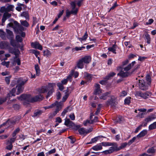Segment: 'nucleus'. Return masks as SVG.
Listing matches in <instances>:
<instances>
[{
    "mask_svg": "<svg viewBox=\"0 0 156 156\" xmlns=\"http://www.w3.org/2000/svg\"><path fill=\"white\" fill-rule=\"evenodd\" d=\"M101 105V104H99L98 107V108L97 109V110L95 112V115H98V114L100 113L101 110V107L100 106Z\"/></svg>",
    "mask_w": 156,
    "mask_h": 156,
    "instance_id": "51",
    "label": "nucleus"
},
{
    "mask_svg": "<svg viewBox=\"0 0 156 156\" xmlns=\"http://www.w3.org/2000/svg\"><path fill=\"white\" fill-rule=\"evenodd\" d=\"M136 137H137L134 136L132 139L129 140L128 142L127 143L128 144V146H130L134 142L136 139Z\"/></svg>",
    "mask_w": 156,
    "mask_h": 156,
    "instance_id": "49",
    "label": "nucleus"
},
{
    "mask_svg": "<svg viewBox=\"0 0 156 156\" xmlns=\"http://www.w3.org/2000/svg\"><path fill=\"white\" fill-rule=\"evenodd\" d=\"M140 65H137L136 66H135L134 68L130 72V74L131 75L132 74L136 72L137 70L140 68Z\"/></svg>",
    "mask_w": 156,
    "mask_h": 156,
    "instance_id": "38",
    "label": "nucleus"
},
{
    "mask_svg": "<svg viewBox=\"0 0 156 156\" xmlns=\"http://www.w3.org/2000/svg\"><path fill=\"white\" fill-rule=\"evenodd\" d=\"M116 42H115V44H113L112 47H109L108 48L109 51L112 52L113 53L116 54V49L117 48V45L116 44Z\"/></svg>",
    "mask_w": 156,
    "mask_h": 156,
    "instance_id": "14",
    "label": "nucleus"
},
{
    "mask_svg": "<svg viewBox=\"0 0 156 156\" xmlns=\"http://www.w3.org/2000/svg\"><path fill=\"white\" fill-rule=\"evenodd\" d=\"M28 80H27L23 81L21 79H19L17 80V83H18L16 86V88H17L16 94L18 95L22 93L24 89V85L26 83Z\"/></svg>",
    "mask_w": 156,
    "mask_h": 156,
    "instance_id": "3",
    "label": "nucleus"
},
{
    "mask_svg": "<svg viewBox=\"0 0 156 156\" xmlns=\"http://www.w3.org/2000/svg\"><path fill=\"white\" fill-rule=\"evenodd\" d=\"M20 22L21 25L25 27H28L29 26V24L26 20H21Z\"/></svg>",
    "mask_w": 156,
    "mask_h": 156,
    "instance_id": "45",
    "label": "nucleus"
},
{
    "mask_svg": "<svg viewBox=\"0 0 156 156\" xmlns=\"http://www.w3.org/2000/svg\"><path fill=\"white\" fill-rule=\"evenodd\" d=\"M119 6V5L117 4V2L116 1L112 7L110 8V10H114L115 8Z\"/></svg>",
    "mask_w": 156,
    "mask_h": 156,
    "instance_id": "62",
    "label": "nucleus"
},
{
    "mask_svg": "<svg viewBox=\"0 0 156 156\" xmlns=\"http://www.w3.org/2000/svg\"><path fill=\"white\" fill-rule=\"evenodd\" d=\"M102 145L101 144H100V143L94 146L93 147L90 149V150L91 149H93V150L96 151H98L100 150H101L102 149Z\"/></svg>",
    "mask_w": 156,
    "mask_h": 156,
    "instance_id": "17",
    "label": "nucleus"
},
{
    "mask_svg": "<svg viewBox=\"0 0 156 156\" xmlns=\"http://www.w3.org/2000/svg\"><path fill=\"white\" fill-rule=\"evenodd\" d=\"M116 75V73L114 72H111L107 76H106L104 79L107 80L110 79L111 77H113Z\"/></svg>",
    "mask_w": 156,
    "mask_h": 156,
    "instance_id": "33",
    "label": "nucleus"
},
{
    "mask_svg": "<svg viewBox=\"0 0 156 156\" xmlns=\"http://www.w3.org/2000/svg\"><path fill=\"white\" fill-rule=\"evenodd\" d=\"M9 40H10V42L11 45L14 48L17 47L16 41L13 38H12Z\"/></svg>",
    "mask_w": 156,
    "mask_h": 156,
    "instance_id": "27",
    "label": "nucleus"
},
{
    "mask_svg": "<svg viewBox=\"0 0 156 156\" xmlns=\"http://www.w3.org/2000/svg\"><path fill=\"white\" fill-rule=\"evenodd\" d=\"M83 62L82 60L81 59H80L78 61L77 66L78 68L82 69L84 67Z\"/></svg>",
    "mask_w": 156,
    "mask_h": 156,
    "instance_id": "22",
    "label": "nucleus"
},
{
    "mask_svg": "<svg viewBox=\"0 0 156 156\" xmlns=\"http://www.w3.org/2000/svg\"><path fill=\"white\" fill-rule=\"evenodd\" d=\"M136 57V55H134L132 53H131L129 54L128 55V58L129 60H130Z\"/></svg>",
    "mask_w": 156,
    "mask_h": 156,
    "instance_id": "61",
    "label": "nucleus"
},
{
    "mask_svg": "<svg viewBox=\"0 0 156 156\" xmlns=\"http://www.w3.org/2000/svg\"><path fill=\"white\" fill-rule=\"evenodd\" d=\"M131 98L129 97H126L124 100V104L127 105H129L130 103V99Z\"/></svg>",
    "mask_w": 156,
    "mask_h": 156,
    "instance_id": "42",
    "label": "nucleus"
},
{
    "mask_svg": "<svg viewBox=\"0 0 156 156\" xmlns=\"http://www.w3.org/2000/svg\"><path fill=\"white\" fill-rule=\"evenodd\" d=\"M88 37V34L87 33V31H86L84 35L82 37L80 38L79 37H77V38L81 42H82V41H85L87 40Z\"/></svg>",
    "mask_w": 156,
    "mask_h": 156,
    "instance_id": "24",
    "label": "nucleus"
},
{
    "mask_svg": "<svg viewBox=\"0 0 156 156\" xmlns=\"http://www.w3.org/2000/svg\"><path fill=\"white\" fill-rule=\"evenodd\" d=\"M95 89L94 90L93 94L94 95H100L102 93V90L100 88V85L98 83H96L94 85Z\"/></svg>",
    "mask_w": 156,
    "mask_h": 156,
    "instance_id": "9",
    "label": "nucleus"
},
{
    "mask_svg": "<svg viewBox=\"0 0 156 156\" xmlns=\"http://www.w3.org/2000/svg\"><path fill=\"white\" fill-rule=\"evenodd\" d=\"M84 0H78L76 5L79 7L81 6L82 5L83 3Z\"/></svg>",
    "mask_w": 156,
    "mask_h": 156,
    "instance_id": "54",
    "label": "nucleus"
},
{
    "mask_svg": "<svg viewBox=\"0 0 156 156\" xmlns=\"http://www.w3.org/2000/svg\"><path fill=\"white\" fill-rule=\"evenodd\" d=\"M12 108H14L15 110H18L20 108V105L17 104H14L13 105Z\"/></svg>",
    "mask_w": 156,
    "mask_h": 156,
    "instance_id": "50",
    "label": "nucleus"
},
{
    "mask_svg": "<svg viewBox=\"0 0 156 156\" xmlns=\"http://www.w3.org/2000/svg\"><path fill=\"white\" fill-rule=\"evenodd\" d=\"M78 131L80 135H85L86 134V131L85 130V128L82 127L80 128L78 130Z\"/></svg>",
    "mask_w": 156,
    "mask_h": 156,
    "instance_id": "25",
    "label": "nucleus"
},
{
    "mask_svg": "<svg viewBox=\"0 0 156 156\" xmlns=\"http://www.w3.org/2000/svg\"><path fill=\"white\" fill-rule=\"evenodd\" d=\"M7 33V37L9 39L12 38H14V35L12 32L9 29L6 30Z\"/></svg>",
    "mask_w": 156,
    "mask_h": 156,
    "instance_id": "20",
    "label": "nucleus"
},
{
    "mask_svg": "<svg viewBox=\"0 0 156 156\" xmlns=\"http://www.w3.org/2000/svg\"><path fill=\"white\" fill-rule=\"evenodd\" d=\"M81 127L80 125H76L74 122L73 125H72V126H71L70 128L73 129L74 131L78 130Z\"/></svg>",
    "mask_w": 156,
    "mask_h": 156,
    "instance_id": "37",
    "label": "nucleus"
},
{
    "mask_svg": "<svg viewBox=\"0 0 156 156\" xmlns=\"http://www.w3.org/2000/svg\"><path fill=\"white\" fill-rule=\"evenodd\" d=\"M34 67L36 72V75L37 76H39L40 72V69L39 65L38 64L35 65Z\"/></svg>",
    "mask_w": 156,
    "mask_h": 156,
    "instance_id": "31",
    "label": "nucleus"
},
{
    "mask_svg": "<svg viewBox=\"0 0 156 156\" xmlns=\"http://www.w3.org/2000/svg\"><path fill=\"white\" fill-rule=\"evenodd\" d=\"M55 85V83H49L48 84V91L47 95L46 96V99H48V97L51 96L54 91V86Z\"/></svg>",
    "mask_w": 156,
    "mask_h": 156,
    "instance_id": "6",
    "label": "nucleus"
},
{
    "mask_svg": "<svg viewBox=\"0 0 156 156\" xmlns=\"http://www.w3.org/2000/svg\"><path fill=\"white\" fill-rule=\"evenodd\" d=\"M113 149V147L111 148V147H110L109 150L104 151L102 152V153H104L105 154H110L115 152L114 151Z\"/></svg>",
    "mask_w": 156,
    "mask_h": 156,
    "instance_id": "28",
    "label": "nucleus"
},
{
    "mask_svg": "<svg viewBox=\"0 0 156 156\" xmlns=\"http://www.w3.org/2000/svg\"><path fill=\"white\" fill-rule=\"evenodd\" d=\"M127 145H128V144L126 142L123 143H122L121 144V146L119 147V148H117V150L119 151L121 150L124 148Z\"/></svg>",
    "mask_w": 156,
    "mask_h": 156,
    "instance_id": "40",
    "label": "nucleus"
},
{
    "mask_svg": "<svg viewBox=\"0 0 156 156\" xmlns=\"http://www.w3.org/2000/svg\"><path fill=\"white\" fill-rule=\"evenodd\" d=\"M145 35V37L147 39V44H150L151 43V37L150 35L148 34V33L145 32L144 35Z\"/></svg>",
    "mask_w": 156,
    "mask_h": 156,
    "instance_id": "26",
    "label": "nucleus"
},
{
    "mask_svg": "<svg viewBox=\"0 0 156 156\" xmlns=\"http://www.w3.org/2000/svg\"><path fill=\"white\" fill-rule=\"evenodd\" d=\"M127 93L125 90L122 91L120 94L119 95L120 97H124L127 95Z\"/></svg>",
    "mask_w": 156,
    "mask_h": 156,
    "instance_id": "58",
    "label": "nucleus"
},
{
    "mask_svg": "<svg viewBox=\"0 0 156 156\" xmlns=\"http://www.w3.org/2000/svg\"><path fill=\"white\" fill-rule=\"evenodd\" d=\"M110 99H109L106 102V105L108 106L109 105L112 106H114L115 105V101L117 99L114 95H110Z\"/></svg>",
    "mask_w": 156,
    "mask_h": 156,
    "instance_id": "7",
    "label": "nucleus"
},
{
    "mask_svg": "<svg viewBox=\"0 0 156 156\" xmlns=\"http://www.w3.org/2000/svg\"><path fill=\"white\" fill-rule=\"evenodd\" d=\"M6 8L7 11L8 12H10V11H13L14 6L13 5H10L8 6Z\"/></svg>",
    "mask_w": 156,
    "mask_h": 156,
    "instance_id": "47",
    "label": "nucleus"
},
{
    "mask_svg": "<svg viewBox=\"0 0 156 156\" xmlns=\"http://www.w3.org/2000/svg\"><path fill=\"white\" fill-rule=\"evenodd\" d=\"M147 82V83L150 85L151 83V76L149 75H147L146 76V80H144Z\"/></svg>",
    "mask_w": 156,
    "mask_h": 156,
    "instance_id": "39",
    "label": "nucleus"
},
{
    "mask_svg": "<svg viewBox=\"0 0 156 156\" xmlns=\"http://www.w3.org/2000/svg\"><path fill=\"white\" fill-rule=\"evenodd\" d=\"M16 87H14L11 90V91H10V92L7 94V98H9V99H10V97L12 96H15V93L16 92Z\"/></svg>",
    "mask_w": 156,
    "mask_h": 156,
    "instance_id": "16",
    "label": "nucleus"
},
{
    "mask_svg": "<svg viewBox=\"0 0 156 156\" xmlns=\"http://www.w3.org/2000/svg\"><path fill=\"white\" fill-rule=\"evenodd\" d=\"M147 133V131L146 129L143 130L136 136V137L138 138L142 137L145 136Z\"/></svg>",
    "mask_w": 156,
    "mask_h": 156,
    "instance_id": "18",
    "label": "nucleus"
},
{
    "mask_svg": "<svg viewBox=\"0 0 156 156\" xmlns=\"http://www.w3.org/2000/svg\"><path fill=\"white\" fill-rule=\"evenodd\" d=\"M85 77L88 81H91L92 78V75L88 73H87L86 74H85Z\"/></svg>",
    "mask_w": 156,
    "mask_h": 156,
    "instance_id": "36",
    "label": "nucleus"
},
{
    "mask_svg": "<svg viewBox=\"0 0 156 156\" xmlns=\"http://www.w3.org/2000/svg\"><path fill=\"white\" fill-rule=\"evenodd\" d=\"M64 125L70 128L71 126H72V125H73V122L70 121L69 119L66 118L65 119Z\"/></svg>",
    "mask_w": 156,
    "mask_h": 156,
    "instance_id": "15",
    "label": "nucleus"
},
{
    "mask_svg": "<svg viewBox=\"0 0 156 156\" xmlns=\"http://www.w3.org/2000/svg\"><path fill=\"white\" fill-rule=\"evenodd\" d=\"M147 152L148 153L153 154L155 152V150L153 147H151L147 150Z\"/></svg>",
    "mask_w": 156,
    "mask_h": 156,
    "instance_id": "48",
    "label": "nucleus"
},
{
    "mask_svg": "<svg viewBox=\"0 0 156 156\" xmlns=\"http://www.w3.org/2000/svg\"><path fill=\"white\" fill-rule=\"evenodd\" d=\"M67 129L68 128H66L60 130L57 135H61L62 133L66 132L67 130Z\"/></svg>",
    "mask_w": 156,
    "mask_h": 156,
    "instance_id": "63",
    "label": "nucleus"
},
{
    "mask_svg": "<svg viewBox=\"0 0 156 156\" xmlns=\"http://www.w3.org/2000/svg\"><path fill=\"white\" fill-rule=\"evenodd\" d=\"M118 76H121L122 78H126L130 76V73L129 72H124L121 71L117 74Z\"/></svg>",
    "mask_w": 156,
    "mask_h": 156,
    "instance_id": "13",
    "label": "nucleus"
},
{
    "mask_svg": "<svg viewBox=\"0 0 156 156\" xmlns=\"http://www.w3.org/2000/svg\"><path fill=\"white\" fill-rule=\"evenodd\" d=\"M139 88L142 90H146L148 88L149 85L147 83L146 81L144 80H139L138 82Z\"/></svg>",
    "mask_w": 156,
    "mask_h": 156,
    "instance_id": "5",
    "label": "nucleus"
},
{
    "mask_svg": "<svg viewBox=\"0 0 156 156\" xmlns=\"http://www.w3.org/2000/svg\"><path fill=\"white\" fill-rule=\"evenodd\" d=\"M32 53L35 55L36 57H37L38 55L40 54V52L37 50L33 49L32 50Z\"/></svg>",
    "mask_w": 156,
    "mask_h": 156,
    "instance_id": "55",
    "label": "nucleus"
},
{
    "mask_svg": "<svg viewBox=\"0 0 156 156\" xmlns=\"http://www.w3.org/2000/svg\"><path fill=\"white\" fill-rule=\"evenodd\" d=\"M13 147V145L12 144H9V145L6 146L5 149L9 150H11Z\"/></svg>",
    "mask_w": 156,
    "mask_h": 156,
    "instance_id": "64",
    "label": "nucleus"
},
{
    "mask_svg": "<svg viewBox=\"0 0 156 156\" xmlns=\"http://www.w3.org/2000/svg\"><path fill=\"white\" fill-rule=\"evenodd\" d=\"M15 57L14 58V62L17 63L18 65L20 66L21 65V61L20 58H15Z\"/></svg>",
    "mask_w": 156,
    "mask_h": 156,
    "instance_id": "56",
    "label": "nucleus"
},
{
    "mask_svg": "<svg viewBox=\"0 0 156 156\" xmlns=\"http://www.w3.org/2000/svg\"><path fill=\"white\" fill-rule=\"evenodd\" d=\"M74 70H72L70 74L67 77L66 79L69 80L70 82H71L72 80V76L74 73Z\"/></svg>",
    "mask_w": 156,
    "mask_h": 156,
    "instance_id": "35",
    "label": "nucleus"
},
{
    "mask_svg": "<svg viewBox=\"0 0 156 156\" xmlns=\"http://www.w3.org/2000/svg\"><path fill=\"white\" fill-rule=\"evenodd\" d=\"M9 53L13 54L15 55V58H17L19 57V55L20 53L19 49L13 48L12 47H10L9 49Z\"/></svg>",
    "mask_w": 156,
    "mask_h": 156,
    "instance_id": "8",
    "label": "nucleus"
},
{
    "mask_svg": "<svg viewBox=\"0 0 156 156\" xmlns=\"http://www.w3.org/2000/svg\"><path fill=\"white\" fill-rule=\"evenodd\" d=\"M156 128V122H153L152 124L149 125V129L150 130H152Z\"/></svg>",
    "mask_w": 156,
    "mask_h": 156,
    "instance_id": "43",
    "label": "nucleus"
},
{
    "mask_svg": "<svg viewBox=\"0 0 156 156\" xmlns=\"http://www.w3.org/2000/svg\"><path fill=\"white\" fill-rule=\"evenodd\" d=\"M76 1H72L70 3L72 10L70 11H69L68 10H67L66 11V16L68 18L69 17L71 14L76 15L77 14L79 11V8L76 7Z\"/></svg>",
    "mask_w": 156,
    "mask_h": 156,
    "instance_id": "2",
    "label": "nucleus"
},
{
    "mask_svg": "<svg viewBox=\"0 0 156 156\" xmlns=\"http://www.w3.org/2000/svg\"><path fill=\"white\" fill-rule=\"evenodd\" d=\"M51 54V53L50 51L48 49H46L43 51V55L44 56L48 57Z\"/></svg>",
    "mask_w": 156,
    "mask_h": 156,
    "instance_id": "41",
    "label": "nucleus"
},
{
    "mask_svg": "<svg viewBox=\"0 0 156 156\" xmlns=\"http://www.w3.org/2000/svg\"><path fill=\"white\" fill-rule=\"evenodd\" d=\"M30 94H22L20 97H18V99L21 98L24 100H26L27 102L33 103L35 102L41 101L43 100L44 97L41 94L37 95L34 97L31 98Z\"/></svg>",
    "mask_w": 156,
    "mask_h": 156,
    "instance_id": "1",
    "label": "nucleus"
},
{
    "mask_svg": "<svg viewBox=\"0 0 156 156\" xmlns=\"http://www.w3.org/2000/svg\"><path fill=\"white\" fill-rule=\"evenodd\" d=\"M43 111L42 110L39 109L36 110L34 112V115L32 117H38L41 115Z\"/></svg>",
    "mask_w": 156,
    "mask_h": 156,
    "instance_id": "19",
    "label": "nucleus"
},
{
    "mask_svg": "<svg viewBox=\"0 0 156 156\" xmlns=\"http://www.w3.org/2000/svg\"><path fill=\"white\" fill-rule=\"evenodd\" d=\"M33 24L32 25V26L35 25L37 22V18L36 17H33Z\"/></svg>",
    "mask_w": 156,
    "mask_h": 156,
    "instance_id": "60",
    "label": "nucleus"
},
{
    "mask_svg": "<svg viewBox=\"0 0 156 156\" xmlns=\"http://www.w3.org/2000/svg\"><path fill=\"white\" fill-rule=\"evenodd\" d=\"M58 103V101H56L55 103L51 104V105L50 106L45 108L46 109V108H51L53 107H54L56 105V104Z\"/></svg>",
    "mask_w": 156,
    "mask_h": 156,
    "instance_id": "52",
    "label": "nucleus"
},
{
    "mask_svg": "<svg viewBox=\"0 0 156 156\" xmlns=\"http://www.w3.org/2000/svg\"><path fill=\"white\" fill-rule=\"evenodd\" d=\"M155 118V117H154V115H150L145 118L144 119V121L146 122H148L154 119Z\"/></svg>",
    "mask_w": 156,
    "mask_h": 156,
    "instance_id": "34",
    "label": "nucleus"
},
{
    "mask_svg": "<svg viewBox=\"0 0 156 156\" xmlns=\"http://www.w3.org/2000/svg\"><path fill=\"white\" fill-rule=\"evenodd\" d=\"M151 93L148 91H146L143 93L141 91H137L135 94L136 96L140 97L144 99L149 98L151 96Z\"/></svg>",
    "mask_w": 156,
    "mask_h": 156,
    "instance_id": "4",
    "label": "nucleus"
},
{
    "mask_svg": "<svg viewBox=\"0 0 156 156\" xmlns=\"http://www.w3.org/2000/svg\"><path fill=\"white\" fill-rule=\"evenodd\" d=\"M115 120L116 122L119 123H121L123 122L124 119L122 116L119 115L116 117Z\"/></svg>",
    "mask_w": 156,
    "mask_h": 156,
    "instance_id": "21",
    "label": "nucleus"
},
{
    "mask_svg": "<svg viewBox=\"0 0 156 156\" xmlns=\"http://www.w3.org/2000/svg\"><path fill=\"white\" fill-rule=\"evenodd\" d=\"M57 86L58 87L59 89L61 91H62L64 89V87L63 84L60 82H58L57 83Z\"/></svg>",
    "mask_w": 156,
    "mask_h": 156,
    "instance_id": "46",
    "label": "nucleus"
},
{
    "mask_svg": "<svg viewBox=\"0 0 156 156\" xmlns=\"http://www.w3.org/2000/svg\"><path fill=\"white\" fill-rule=\"evenodd\" d=\"M48 90V86H42L40 91V93H44L47 92Z\"/></svg>",
    "mask_w": 156,
    "mask_h": 156,
    "instance_id": "32",
    "label": "nucleus"
},
{
    "mask_svg": "<svg viewBox=\"0 0 156 156\" xmlns=\"http://www.w3.org/2000/svg\"><path fill=\"white\" fill-rule=\"evenodd\" d=\"M100 144H101L102 146L105 147L111 146L112 145V144L111 143V142H103L100 143Z\"/></svg>",
    "mask_w": 156,
    "mask_h": 156,
    "instance_id": "44",
    "label": "nucleus"
},
{
    "mask_svg": "<svg viewBox=\"0 0 156 156\" xmlns=\"http://www.w3.org/2000/svg\"><path fill=\"white\" fill-rule=\"evenodd\" d=\"M31 46L33 48L35 49L41 50L42 49V47L41 44L38 42H32L31 43Z\"/></svg>",
    "mask_w": 156,
    "mask_h": 156,
    "instance_id": "11",
    "label": "nucleus"
},
{
    "mask_svg": "<svg viewBox=\"0 0 156 156\" xmlns=\"http://www.w3.org/2000/svg\"><path fill=\"white\" fill-rule=\"evenodd\" d=\"M20 16H21L25 17L27 20H29V15L27 12L25 11L23 12L20 14Z\"/></svg>",
    "mask_w": 156,
    "mask_h": 156,
    "instance_id": "23",
    "label": "nucleus"
},
{
    "mask_svg": "<svg viewBox=\"0 0 156 156\" xmlns=\"http://www.w3.org/2000/svg\"><path fill=\"white\" fill-rule=\"evenodd\" d=\"M111 94V92L110 91L103 93L99 95V98L100 99L105 100L108 99V97H109Z\"/></svg>",
    "mask_w": 156,
    "mask_h": 156,
    "instance_id": "10",
    "label": "nucleus"
},
{
    "mask_svg": "<svg viewBox=\"0 0 156 156\" xmlns=\"http://www.w3.org/2000/svg\"><path fill=\"white\" fill-rule=\"evenodd\" d=\"M16 38L17 42H21L23 41L22 38L19 35H16Z\"/></svg>",
    "mask_w": 156,
    "mask_h": 156,
    "instance_id": "57",
    "label": "nucleus"
},
{
    "mask_svg": "<svg viewBox=\"0 0 156 156\" xmlns=\"http://www.w3.org/2000/svg\"><path fill=\"white\" fill-rule=\"evenodd\" d=\"M16 137L14 138H12L10 139V140H8L7 142L8 144H12L16 140Z\"/></svg>",
    "mask_w": 156,
    "mask_h": 156,
    "instance_id": "53",
    "label": "nucleus"
},
{
    "mask_svg": "<svg viewBox=\"0 0 156 156\" xmlns=\"http://www.w3.org/2000/svg\"><path fill=\"white\" fill-rule=\"evenodd\" d=\"M131 68L132 66H131V64H129L126 67L124 68V71H129Z\"/></svg>",
    "mask_w": 156,
    "mask_h": 156,
    "instance_id": "59",
    "label": "nucleus"
},
{
    "mask_svg": "<svg viewBox=\"0 0 156 156\" xmlns=\"http://www.w3.org/2000/svg\"><path fill=\"white\" fill-rule=\"evenodd\" d=\"M81 59L84 63L88 64L91 61V57L90 55H86Z\"/></svg>",
    "mask_w": 156,
    "mask_h": 156,
    "instance_id": "12",
    "label": "nucleus"
},
{
    "mask_svg": "<svg viewBox=\"0 0 156 156\" xmlns=\"http://www.w3.org/2000/svg\"><path fill=\"white\" fill-rule=\"evenodd\" d=\"M111 143L112 144V146H113L112 147H111V148L113 147V150L115 152H116L117 151H118V150L117 149V148H119V147H118V144H117V143L116 142H111Z\"/></svg>",
    "mask_w": 156,
    "mask_h": 156,
    "instance_id": "30",
    "label": "nucleus"
},
{
    "mask_svg": "<svg viewBox=\"0 0 156 156\" xmlns=\"http://www.w3.org/2000/svg\"><path fill=\"white\" fill-rule=\"evenodd\" d=\"M101 138H105L106 137H105L104 136H96L93 138L91 139V142H92V143H95Z\"/></svg>",
    "mask_w": 156,
    "mask_h": 156,
    "instance_id": "29",
    "label": "nucleus"
}]
</instances>
